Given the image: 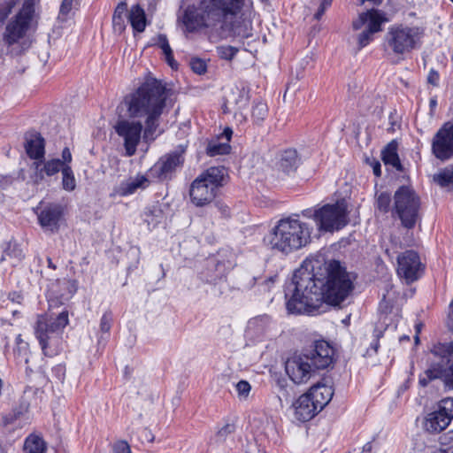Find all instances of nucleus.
Returning <instances> with one entry per match:
<instances>
[{
    "label": "nucleus",
    "instance_id": "1",
    "mask_svg": "<svg viewBox=\"0 0 453 453\" xmlns=\"http://www.w3.org/2000/svg\"><path fill=\"white\" fill-rule=\"evenodd\" d=\"M293 289L286 292L290 314L318 315L327 304L339 305L354 288L350 273L337 260L322 256L305 258L293 276Z\"/></svg>",
    "mask_w": 453,
    "mask_h": 453
},
{
    "label": "nucleus",
    "instance_id": "2",
    "mask_svg": "<svg viewBox=\"0 0 453 453\" xmlns=\"http://www.w3.org/2000/svg\"><path fill=\"white\" fill-rule=\"evenodd\" d=\"M167 97L165 85L154 78H148L134 92L125 97L127 111L133 119H120L113 128L123 141L127 156L135 154L142 132L145 139H154Z\"/></svg>",
    "mask_w": 453,
    "mask_h": 453
},
{
    "label": "nucleus",
    "instance_id": "3",
    "mask_svg": "<svg viewBox=\"0 0 453 453\" xmlns=\"http://www.w3.org/2000/svg\"><path fill=\"white\" fill-rule=\"evenodd\" d=\"M245 0H200L199 5L188 6L180 18L188 33L220 25L224 28L228 18L238 15Z\"/></svg>",
    "mask_w": 453,
    "mask_h": 453
},
{
    "label": "nucleus",
    "instance_id": "4",
    "mask_svg": "<svg viewBox=\"0 0 453 453\" xmlns=\"http://www.w3.org/2000/svg\"><path fill=\"white\" fill-rule=\"evenodd\" d=\"M312 232L311 224L294 214L280 219L264 237V242L272 250L288 255L309 245Z\"/></svg>",
    "mask_w": 453,
    "mask_h": 453
},
{
    "label": "nucleus",
    "instance_id": "5",
    "mask_svg": "<svg viewBox=\"0 0 453 453\" xmlns=\"http://www.w3.org/2000/svg\"><path fill=\"white\" fill-rule=\"evenodd\" d=\"M68 323L67 311L58 314L47 312L37 317L35 334L45 356L54 357L62 349V334Z\"/></svg>",
    "mask_w": 453,
    "mask_h": 453
},
{
    "label": "nucleus",
    "instance_id": "6",
    "mask_svg": "<svg viewBox=\"0 0 453 453\" xmlns=\"http://www.w3.org/2000/svg\"><path fill=\"white\" fill-rule=\"evenodd\" d=\"M425 27L413 23H395L385 35V46L395 56L403 59L418 50L425 36Z\"/></svg>",
    "mask_w": 453,
    "mask_h": 453
},
{
    "label": "nucleus",
    "instance_id": "7",
    "mask_svg": "<svg viewBox=\"0 0 453 453\" xmlns=\"http://www.w3.org/2000/svg\"><path fill=\"white\" fill-rule=\"evenodd\" d=\"M301 215L312 219L319 233L338 232L349 222L348 203L344 199L303 210Z\"/></svg>",
    "mask_w": 453,
    "mask_h": 453
},
{
    "label": "nucleus",
    "instance_id": "8",
    "mask_svg": "<svg viewBox=\"0 0 453 453\" xmlns=\"http://www.w3.org/2000/svg\"><path fill=\"white\" fill-rule=\"evenodd\" d=\"M226 174V169L221 166H212L201 173L190 185L189 196L193 204L203 207L211 203L223 186Z\"/></svg>",
    "mask_w": 453,
    "mask_h": 453
},
{
    "label": "nucleus",
    "instance_id": "9",
    "mask_svg": "<svg viewBox=\"0 0 453 453\" xmlns=\"http://www.w3.org/2000/svg\"><path fill=\"white\" fill-rule=\"evenodd\" d=\"M394 211L403 226L412 228L418 219L419 198L414 190L407 186L400 187L394 196Z\"/></svg>",
    "mask_w": 453,
    "mask_h": 453
},
{
    "label": "nucleus",
    "instance_id": "10",
    "mask_svg": "<svg viewBox=\"0 0 453 453\" xmlns=\"http://www.w3.org/2000/svg\"><path fill=\"white\" fill-rule=\"evenodd\" d=\"M388 21L385 13L380 10L371 9L360 13L352 22L354 30L363 29L357 37L358 50L367 46L373 40V35L380 32L382 24Z\"/></svg>",
    "mask_w": 453,
    "mask_h": 453
},
{
    "label": "nucleus",
    "instance_id": "11",
    "mask_svg": "<svg viewBox=\"0 0 453 453\" xmlns=\"http://www.w3.org/2000/svg\"><path fill=\"white\" fill-rule=\"evenodd\" d=\"M426 363L427 368L418 377L419 385L426 387L433 380H441L446 388L453 389V362L427 356Z\"/></svg>",
    "mask_w": 453,
    "mask_h": 453
},
{
    "label": "nucleus",
    "instance_id": "12",
    "mask_svg": "<svg viewBox=\"0 0 453 453\" xmlns=\"http://www.w3.org/2000/svg\"><path fill=\"white\" fill-rule=\"evenodd\" d=\"M39 0H25L21 10L11 21L4 33V40L8 44H13L22 38L29 27L32 20L35 6Z\"/></svg>",
    "mask_w": 453,
    "mask_h": 453
},
{
    "label": "nucleus",
    "instance_id": "13",
    "mask_svg": "<svg viewBox=\"0 0 453 453\" xmlns=\"http://www.w3.org/2000/svg\"><path fill=\"white\" fill-rule=\"evenodd\" d=\"M285 370L289 379L297 385L307 383L316 373L312 362L304 352L288 358Z\"/></svg>",
    "mask_w": 453,
    "mask_h": 453
},
{
    "label": "nucleus",
    "instance_id": "14",
    "mask_svg": "<svg viewBox=\"0 0 453 453\" xmlns=\"http://www.w3.org/2000/svg\"><path fill=\"white\" fill-rule=\"evenodd\" d=\"M453 418V397L440 401L438 410L428 413L425 418L424 427L432 434L446 429Z\"/></svg>",
    "mask_w": 453,
    "mask_h": 453
},
{
    "label": "nucleus",
    "instance_id": "15",
    "mask_svg": "<svg viewBox=\"0 0 453 453\" xmlns=\"http://www.w3.org/2000/svg\"><path fill=\"white\" fill-rule=\"evenodd\" d=\"M432 152L441 161L453 157V122H446L436 132L432 141Z\"/></svg>",
    "mask_w": 453,
    "mask_h": 453
},
{
    "label": "nucleus",
    "instance_id": "16",
    "mask_svg": "<svg viewBox=\"0 0 453 453\" xmlns=\"http://www.w3.org/2000/svg\"><path fill=\"white\" fill-rule=\"evenodd\" d=\"M422 272V264L418 254L414 250H406L397 257V273L407 282L418 279Z\"/></svg>",
    "mask_w": 453,
    "mask_h": 453
},
{
    "label": "nucleus",
    "instance_id": "17",
    "mask_svg": "<svg viewBox=\"0 0 453 453\" xmlns=\"http://www.w3.org/2000/svg\"><path fill=\"white\" fill-rule=\"evenodd\" d=\"M249 103V96L244 89L237 87L232 88L226 96L223 104L224 111L234 113V118L239 122L246 121V115L242 113V110L246 108Z\"/></svg>",
    "mask_w": 453,
    "mask_h": 453
},
{
    "label": "nucleus",
    "instance_id": "18",
    "mask_svg": "<svg viewBox=\"0 0 453 453\" xmlns=\"http://www.w3.org/2000/svg\"><path fill=\"white\" fill-rule=\"evenodd\" d=\"M304 353L307 354L317 371L326 369L333 364L334 349L327 342L320 340L316 341L313 348Z\"/></svg>",
    "mask_w": 453,
    "mask_h": 453
},
{
    "label": "nucleus",
    "instance_id": "19",
    "mask_svg": "<svg viewBox=\"0 0 453 453\" xmlns=\"http://www.w3.org/2000/svg\"><path fill=\"white\" fill-rule=\"evenodd\" d=\"M274 323L268 315H260L248 321L245 335L253 342H260L269 337L273 330Z\"/></svg>",
    "mask_w": 453,
    "mask_h": 453
},
{
    "label": "nucleus",
    "instance_id": "20",
    "mask_svg": "<svg viewBox=\"0 0 453 453\" xmlns=\"http://www.w3.org/2000/svg\"><path fill=\"white\" fill-rule=\"evenodd\" d=\"M150 184V180L146 175L137 174L122 180L114 188L111 196H127L134 194L139 189H144Z\"/></svg>",
    "mask_w": 453,
    "mask_h": 453
},
{
    "label": "nucleus",
    "instance_id": "21",
    "mask_svg": "<svg viewBox=\"0 0 453 453\" xmlns=\"http://www.w3.org/2000/svg\"><path fill=\"white\" fill-rule=\"evenodd\" d=\"M183 163L182 155L179 152L170 153L161 157L150 169L151 174H156L158 178H166L177 167Z\"/></svg>",
    "mask_w": 453,
    "mask_h": 453
},
{
    "label": "nucleus",
    "instance_id": "22",
    "mask_svg": "<svg viewBox=\"0 0 453 453\" xmlns=\"http://www.w3.org/2000/svg\"><path fill=\"white\" fill-rule=\"evenodd\" d=\"M295 418L302 422L311 420L319 411L314 401L306 392L300 395L293 403Z\"/></svg>",
    "mask_w": 453,
    "mask_h": 453
},
{
    "label": "nucleus",
    "instance_id": "23",
    "mask_svg": "<svg viewBox=\"0 0 453 453\" xmlns=\"http://www.w3.org/2000/svg\"><path fill=\"white\" fill-rule=\"evenodd\" d=\"M61 216L62 209L60 205L50 204L38 213V220L42 228L55 232L58 229Z\"/></svg>",
    "mask_w": 453,
    "mask_h": 453
},
{
    "label": "nucleus",
    "instance_id": "24",
    "mask_svg": "<svg viewBox=\"0 0 453 453\" xmlns=\"http://www.w3.org/2000/svg\"><path fill=\"white\" fill-rule=\"evenodd\" d=\"M307 392L319 412L329 403L334 395L333 388L322 382L313 385Z\"/></svg>",
    "mask_w": 453,
    "mask_h": 453
},
{
    "label": "nucleus",
    "instance_id": "25",
    "mask_svg": "<svg viewBox=\"0 0 453 453\" xmlns=\"http://www.w3.org/2000/svg\"><path fill=\"white\" fill-rule=\"evenodd\" d=\"M233 131L231 128L226 127L224 129L220 138L211 140L206 148V153L210 157H215L219 155H226L230 152L231 146L229 141L232 137Z\"/></svg>",
    "mask_w": 453,
    "mask_h": 453
},
{
    "label": "nucleus",
    "instance_id": "26",
    "mask_svg": "<svg viewBox=\"0 0 453 453\" xmlns=\"http://www.w3.org/2000/svg\"><path fill=\"white\" fill-rule=\"evenodd\" d=\"M127 19L134 32L142 33L147 25V18L144 10L139 5H132L127 12Z\"/></svg>",
    "mask_w": 453,
    "mask_h": 453
},
{
    "label": "nucleus",
    "instance_id": "27",
    "mask_svg": "<svg viewBox=\"0 0 453 453\" xmlns=\"http://www.w3.org/2000/svg\"><path fill=\"white\" fill-rule=\"evenodd\" d=\"M48 445L43 437L37 433L28 434L23 443V453H47Z\"/></svg>",
    "mask_w": 453,
    "mask_h": 453
},
{
    "label": "nucleus",
    "instance_id": "28",
    "mask_svg": "<svg viewBox=\"0 0 453 453\" xmlns=\"http://www.w3.org/2000/svg\"><path fill=\"white\" fill-rule=\"evenodd\" d=\"M398 143L392 140L381 151V159L386 165H390L397 171L402 170V165L397 153Z\"/></svg>",
    "mask_w": 453,
    "mask_h": 453
},
{
    "label": "nucleus",
    "instance_id": "29",
    "mask_svg": "<svg viewBox=\"0 0 453 453\" xmlns=\"http://www.w3.org/2000/svg\"><path fill=\"white\" fill-rule=\"evenodd\" d=\"M301 163L296 150H286L281 155L278 163L279 169L289 173L295 172Z\"/></svg>",
    "mask_w": 453,
    "mask_h": 453
},
{
    "label": "nucleus",
    "instance_id": "30",
    "mask_svg": "<svg viewBox=\"0 0 453 453\" xmlns=\"http://www.w3.org/2000/svg\"><path fill=\"white\" fill-rule=\"evenodd\" d=\"M44 139L39 134H31L27 139L26 150L29 157L42 158L44 156Z\"/></svg>",
    "mask_w": 453,
    "mask_h": 453
},
{
    "label": "nucleus",
    "instance_id": "31",
    "mask_svg": "<svg viewBox=\"0 0 453 453\" xmlns=\"http://www.w3.org/2000/svg\"><path fill=\"white\" fill-rule=\"evenodd\" d=\"M428 356L434 357L442 361L453 360V342L433 344L429 349Z\"/></svg>",
    "mask_w": 453,
    "mask_h": 453
},
{
    "label": "nucleus",
    "instance_id": "32",
    "mask_svg": "<svg viewBox=\"0 0 453 453\" xmlns=\"http://www.w3.org/2000/svg\"><path fill=\"white\" fill-rule=\"evenodd\" d=\"M128 12L127 4L125 1L120 2L115 8L112 16V24L115 30L123 32L126 28L125 15Z\"/></svg>",
    "mask_w": 453,
    "mask_h": 453
},
{
    "label": "nucleus",
    "instance_id": "33",
    "mask_svg": "<svg viewBox=\"0 0 453 453\" xmlns=\"http://www.w3.org/2000/svg\"><path fill=\"white\" fill-rule=\"evenodd\" d=\"M230 30L234 35L241 38H249L252 36V22L250 19H243L242 22H234L231 25Z\"/></svg>",
    "mask_w": 453,
    "mask_h": 453
},
{
    "label": "nucleus",
    "instance_id": "34",
    "mask_svg": "<svg viewBox=\"0 0 453 453\" xmlns=\"http://www.w3.org/2000/svg\"><path fill=\"white\" fill-rule=\"evenodd\" d=\"M156 44L162 50L165 60L168 65L173 68L176 69L178 66L177 62L173 58V50L168 42V39L165 35H158L157 37Z\"/></svg>",
    "mask_w": 453,
    "mask_h": 453
},
{
    "label": "nucleus",
    "instance_id": "35",
    "mask_svg": "<svg viewBox=\"0 0 453 453\" xmlns=\"http://www.w3.org/2000/svg\"><path fill=\"white\" fill-rule=\"evenodd\" d=\"M433 180L441 187L453 188V166L440 170L433 176Z\"/></svg>",
    "mask_w": 453,
    "mask_h": 453
},
{
    "label": "nucleus",
    "instance_id": "36",
    "mask_svg": "<svg viewBox=\"0 0 453 453\" xmlns=\"http://www.w3.org/2000/svg\"><path fill=\"white\" fill-rule=\"evenodd\" d=\"M35 165L36 170L39 171L40 174H42L43 172L48 176H52L58 173L59 171L62 172L63 169V165H61L60 159L58 158H54L44 162L42 168H40L41 163L39 162H35Z\"/></svg>",
    "mask_w": 453,
    "mask_h": 453
},
{
    "label": "nucleus",
    "instance_id": "37",
    "mask_svg": "<svg viewBox=\"0 0 453 453\" xmlns=\"http://www.w3.org/2000/svg\"><path fill=\"white\" fill-rule=\"evenodd\" d=\"M25 255L20 247L16 243L10 242L4 251L2 260L13 259L12 264L19 263L24 258Z\"/></svg>",
    "mask_w": 453,
    "mask_h": 453
},
{
    "label": "nucleus",
    "instance_id": "38",
    "mask_svg": "<svg viewBox=\"0 0 453 453\" xmlns=\"http://www.w3.org/2000/svg\"><path fill=\"white\" fill-rule=\"evenodd\" d=\"M62 187L65 190L71 192L76 188V180L71 165H66L62 169Z\"/></svg>",
    "mask_w": 453,
    "mask_h": 453
},
{
    "label": "nucleus",
    "instance_id": "39",
    "mask_svg": "<svg viewBox=\"0 0 453 453\" xmlns=\"http://www.w3.org/2000/svg\"><path fill=\"white\" fill-rule=\"evenodd\" d=\"M268 115V107L264 102L256 103L251 111V118L255 124L260 125Z\"/></svg>",
    "mask_w": 453,
    "mask_h": 453
},
{
    "label": "nucleus",
    "instance_id": "40",
    "mask_svg": "<svg viewBox=\"0 0 453 453\" xmlns=\"http://www.w3.org/2000/svg\"><path fill=\"white\" fill-rule=\"evenodd\" d=\"M113 322V317L111 311H106L103 314L100 319V341L106 340L109 336L111 326Z\"/></svg>",
    "mask_w": 453,
    "mask_h": 453
},
{
    "label": "nucleus",
    "instance_id": "41",
    "mask_svg": "<svg viewBox=\"0 0 453 453\" xmlns=\"http://www.w3.org/2000/svg\"><path fill=\"white\" fill-rule=\"evenodd\" d=\"M235 431V426L233 423H226L221 427H219L213 440L216 443H220Z\"/></svg>",
    "mask_w": 453,
    "mask_h": 453
},
{
    "label": "nucleus",
    "instance_id": "42",
    "mask_svg": "<svg viewBox=\"0 0 453 453\" xmlns=\"http://www.w3.org/2000/svg\"><path fill=\"white\" fill-rule=\"evenodd\" d=\"M73 0H62L58 15V20L59 22H65L71 19L73 14Z\"/></svg>",
    "mask_w": 453,
    "mask_h": 453
},
{
    "label": "nucleus",
    "instance_id": "43",
    "mask_svg": "<svg viewBox=\"0 0 453 453\" xmlns=\"http://www.w3.org/2000/svg\"><path fill=\"white\" fill-rule=\"evenodd\" d=\"M238 51V48L230 45H220L216 48L218 56L225 60H232Z\"/></svg>",
    "mask_w": 453,
    "mask_h": 453
},
{
    "label": "nucleus",
    "instance_id": "44",
    "mask_svg": "<svg viewBox=\"0 0 453 453\" xmlns=\"http://www.w3.org/2000/svg\"><path fill=\"white\" fill-rule=\"evenodd\" d=\"M234 388H235L237 396L240 400H247L248 399L250 390H251V386L247 380H242L238 381L235 384Z\"/></svg>",
    "mask_w": 453,
    "mask_h": 453
},
{
    "label": "nucleus",
    "instance_id": "45",
    "mask_svg": "<svg viewBox=\"0 0 453 453\" xmlns=\"http://www.w3.org/2000/svg\"><path fill=\"white\" fill-rule=\"evenodd\" d=\"M391 197L390 195L386 192H381L378 195L376 200V206L378 210L382 212H388L390 209Z\"/></svg>",
    "mask_w": 453,
    "mask_h": 453
},
{
    "label": "nucleus",
    "instance_id": "46",
    "mask_svg": "<svg viewBox=\"0 0 453 453\" xmlns=\"http://www.w3.org/2000/svg\"><path fill=\"white\" fill-rule=\"evenodd\" d=\"M162 218V211L154 207L153 209L149 210L145 212V221L148 223L149 226H155L160 222V219Z\"/></svg>",
    "mask_w": 453,
    "mask_h": 453
},
{
    "label": "nucleus",
    "instance_id": "47",
    "mask_svg": "<svg viewBox=\"0 0 453 453\" xmlns=\"http://www.w3.org/2000/svg\"><path fill=\"white\" fill-rule=\"evenodd\" d=\"M192 70L198 74L204 73L207 69V65L204 61L199 58L192 59L190 62Z\"/></svg>",
    "mask_w": 453,
    "mask_h": 453
},
{
    "label": "nucleus",
    "instance_id": "48",
    "mask_svg": "<svg viewBox=\"0 0 453 453\" xmlns=\"http://www.w3.org/2000/svg\"><path fill=\"white\" fill-rule=\"evenodd\" d=\"M13 6L14 3L12 1L0 4V22H3L8 17Z\"/></svg>",
    "mask_w": 453,
    "mask_h": 453
},
{
    "label": "nucleus",
    "instance_id": "49",
    "mask_svg": "<svg viewBox=\"0 0 453 453\" xmlns=\"http://www.w3.org/2000/svg\"><path fill=\"white\" fill-rule=\"evenodd\" d=\"M114 453H131L128 443L125 441H117L113 447Z\"/></svg>",
    "mask_w": 453,
    "mask_h": 453
},
{
    "label": "nucleus",
    "instance_id": "50",
    "mask_svg": "<svg viewBox=\"0 0 453 453\" xmlns=\"http://www.w3.org/2000/svg\"><path fill=\"white\" fill-rule=\"evenodd\" d=\"M61 157L62 158L60 159V162H61V165H63V167H65L66 165H70V164L73 160V157H72V153H71L69 148L65 147L62 150Z\"/></svg>",
    "mask_w": 453,
    "mask_h": 453
},
{
    "label": "nucleus",
    "instance_id": "51",
    "mask_svg": "<svg viewBox=\"0 0 453 453\" xmlns=\"http://www.w3.org/2000/svg\"><path fill=\"white\" fill-rule=\"evenodd\" d=\"M440 75L437 71L431 69L427 75V82L433 86H438Z\"/></svg>",
    "mask_w": 453,
    "mask_h": 453
},
{
    "label": "nucleus",
    "instance_id": "52",
    "mask_svg": "<svg viewBox=\"0 0 453 453\" xmlns=\"http://www.w3.org/2000/svg\"><path fill=\"white\" fill-rule=\"evenodd\" d=\"M69 288L70 296H72L77 289V284L75 280H63L62 281H58Z\"/></svg>",
    "mask_w": 453,
    "mask_h": 453
},
{
    "label": "nucleus",
    "instance_id": "53",
    "mask_svg": "<svg viewBox=\"0 0 453 453\" xmlns=\"http://www.w3.org/2000/svg\"><path fill=\"white\" fill-rule=\"evenodd\" d=\"M16 340H17L18 344H20V346L19 347V353L21 351H24V360L26 363H27L28 362L27 343L24 342L21 340L20 335H19Z\"/></svg>",
    "mask_w": 453,
    "mask_h": 453
},
{
    "label": "nucleus",
    "instance_id": "54",
    "mask_svg": "<svg viewBox=\"0 0 453 453\" xmlns=\"http://www.w3.org/2000/svg\"><path fill=\"white\" fill-rule=\"evenodd\" d=\"M372 171H373L374 175L380 176V174H381V168H380V162L379 161L372 162Z\"/></svg>",
    "mask_w": 453,
    "mask_h": 453
},
{
    "label": "nucleus",
    "instance_id": "55",
    "mask_svg": "<svg viewBox=\"0 0 453 453\" xmlns=\"http://www.w3.org/2000/svg\"><path fill=\"white\" fill-rule=\"evenodd\" d=\"M373 449H374V444L372 441H369L367 443H365L363 447V449H362V452L361 453H372L373 451Z\"/></svg>",
    "mask_w": 453,
    "mask_h": 453
},
{
    "label": "nucleus",
    "instance_id": "56",
    "mask_svg": "<svg viewBox=\"0 0 453 453\" xmlns=\"http://www.w3.org/2000/svg\"><path fill=\"white\" fill-rule=\"evenodd\" d=\"M326 9V7L320 4L317 12L314 14V18L318 20L320 19Z\"/></svg>",
    "mask_w": 453,
    "mask_h": 453
},
{
    "label": "nucleus",
    "instance_id": "57",
    "mask_svg": "<svg viewBox=\"0 0 453 453\" xmlns=\"http://www.w3.org/2000/svg\"><path fill=\"white\" fill-rule=\"evenodd\" d=\"M381 335V333H377L375 331V337H376V340L371 344V347L374 349V351H377L378 350V348H379V342H378V339L379 337Z\"/></svg>",
    "mask_w": 453,
    "mask_h": 453
},
{
    "label": "nucleus",
    "instance_id": "58",
    "mask_svg": "<svg viewBox=\"0 0 453 453\" xmlns=\"http://www.w3.org/2000/svg\"><path fill=\"white\" fill-rule=\"evenodd\" d=\"M449 327L451 329H453V301L451 302L450 303V313H449Z\"/></svg>",
    "mask_w": 453,
    "mask_h": 453
},
{
    "label": "nucleus",
    "instance_id": "59",
    "mask_svg": "<svg viewBox=\"0 0 453 453\" xmlns=\"http://www.w3.org/2000/svg\"><path fill=\"white\" fill-rule=\"evenodd\" d=\"M420 327H421V325H417L416 326V335H415V342H416V344H418L419 342L418 333L420 332Z\"/></svg>",
    "mask_w": 453,
    "mask_h": 453
},
{
    "label": "nucleus",
    "instance_id": "60",
    "mask_svg": "<svg viewBox=\"0 0 453 453\" xmlns=\"http://www.w3.org/2000/svg\"><path fill=\"white\" fill-rule=\"evenodd\" d=\"M446 453H453V442L450 445L443 446Z\"/></svg>",
    "mask_w": 453,
    "mask_h": 453
},
{
    "label": "nucleus",
    "instance_id": "61",
    "mask_svg": "<svg viewBox=\"0 0 453 453\" xmlns=\"http://www.w3.org/2000/svg\"><path fill=\"white\" fill-rule=\"evenodd\" d=\"M429 104H430L431 109L435 108V107H436V105H437V100H436V98H434H434H431V99H430V102H429Z\"/></svg>",
    "mask_w": 453,
    "mask_h": 453
},
{
    "label": "nucleus",
    "instance_id": "62",
    "mask_svg": "<svg viewBox=\"0 0 453 453\" xmlns=\"http://www.w3.org/2000/svg\"><path fill=\"white\" fill-rule=\"evenodd\" d=\"M332 2H333V0H322L321 4L326 8H328L329 6H331Z\"/></svg>",
    "mask_w": 453,
    "mask_h": 453
},
{
    "label": "nucleus",
    "instance_id": "63",
    "mask_svg": "<svg viewBox=\"0 0 453 453\" xmlns=\"http://www.w3.org/2000/svg\"><path fill=\"white\" fill-rule=\"evenodd\" d=\"M276 280V276H272L270 277L267 280H266V284L268 285H272L275 282Z\"/></svg>",
    "mask_w": 453,
    "mask_h": 453
},
{
    "label": "nucleus",
    "instance_id": "64",
    "mask_svg": "<svg viewBox=\"0 0 453 453\" xmlns=\"http://www.w3.org/2000/svg\"><path fill=\"white\" fill-rule=\"evenodd\" d=\"M47 262H48V266L50 268L56 269V265L53 264V262H52L50 257L47 258Z\"/></svg>",
    "mask_w": 453,
    "mask_h": 453
}]
</instances>
